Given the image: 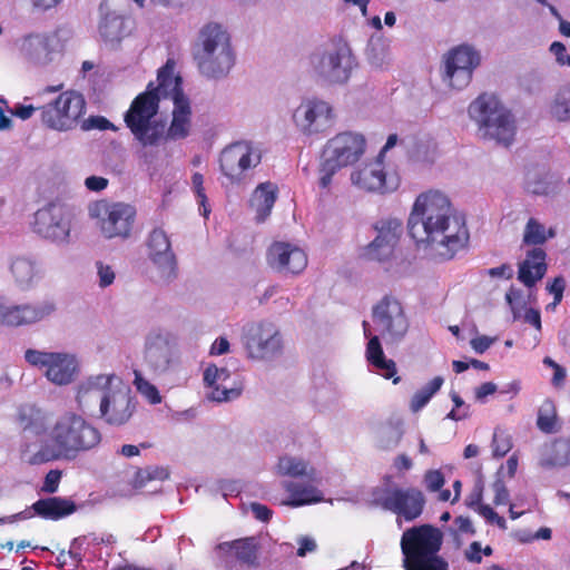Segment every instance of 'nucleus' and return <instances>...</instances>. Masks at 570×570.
Returning <instances> with one entry per match:
<instances>
[{"label":"nucleus","instance_id":"obj_1","mask_svg":"<svg viewBox=\"0 0 570 570\" xmlns=\"http://www.w3.org/2000/svg\"><path fill=\"white\" fill-rule=\"evenodd\" d=\"M407 228L417 245H424L441 261L452 259L470 239L464 217L454 210L448 196L438 190L416 197Z\"/></svg>","mask_w":570,"mask_h":570},{"label":"nucleus","instance_id":"obj_2","mask_svg":"<svg viewBox=\"0 0 570 570\" xmlns=\"http://www.w3.org/2000/svg\"><path fill=\"white\" fill-rule=\"evenodd\" d=\"M50 445L36 452L31 463H47L58 459H75L101 441L99 430L81 415L66 413L55 423L49 434Z\"/></svg>","mask_w":570,"mask_h":570},{"label":"nucleus","instance_id":"obj_3","mask_svg":"<svg viewBox=\"0 0 570 570\" xmlns=\"http://www.w3.org/2000/svg\"><path fill=\"white\" fill-rule=\"evenodd\" d=\"M193 58L204 76L225 77L235 62L228 32L218 23L205 24L193 46Z\"/></svg>","mask_w":570,"mask_h":570},{"label":"nucleus","instance_id":"obj_4","mask_svg":"<svg viewBox=\"0 0 570 570\" xmlns=\"http://www.w3.org/2000/svg\"><path fill=\"white\" fill-rule=\"evenodd\" d=\"M443 543L440 529L422 524L405 530L401 538L405 570H449V563L439 556Z\"/></svg>","mask_w":570,"mask_h":570},{"label":"nucleus","instance_id":"obj_5","mask_svg":"<svg viewBox=\"0 0 570 570\" xmlns=\"http://www.w3.org/2000/svg\"><path fill=\"white\" fill-rule=\"evenodd\" d=\"M112 377L98 376L82 384L77 394L79 404L91 396L100 400V415L110 425H122L131 417L135 405L129 387L111 386Z\"/></svg>","mask_w":570,"mask_h":570},{"label":"nucleus","instance_id":"obj_6","mask_svg":"<svg viewBox=\"0 0 570 570\" xmlns=\"http://www.w3.org/2000/svg\"><path fill=\"white\" fill-rule=\"evenodd\" d=\"M160 95L147 86L137 95L124 115V121L135 139L144 147L158 146L165 137V121L155 119L159 111Z\"/></svg>","mask_w":570,"mask_h":570},{"label":"nucleus","instance_id":"obj_7","mask_svg":"<svg viewBox=\"0 0 570 570\" xmlns=\"http://www.w3.org/2000/svg\"><path fill=\"white\" fill-rule=\"evenodd\" d=\"M470 116L478 122L483 136L505 147L515 136V121L510 110L493 95H480L469 107Z\"/></svg>","mask_w":570,"mask_h":570},{"label":"nucleus","instance_id":"obj_8","mask_svg":"<svg viewBox=\"0 0 570 570\" xmlns=\"http://www.w3.org/2000/svg\"><path fill=\"white\" fill-rule=\"evenodd\" d=\"M365 147L366 141L361 134L343 131L331 138L323 151L320 186L327 188L336 171L360 160L365 151Z\"/></svg>","mask_w":570,"mask_h":570},{"label":"nucleus","instance_id":"obj_9","mask_svg":"<svg viewBox=\"0 0 570 570\" xmlns=\"http://www.w3.org/2000/svg\"><path fill=\"white\" fill-rule=\"evenodd\" d=\"M89 216L106 239H128L134 229L137 212L126 203L97 200L89 206Z\"/></svg>","mask_w":570,"mask_h":570},{"label":"nucleus","instance_id":"obj_10","mask_svg":"<svg viewBox=\"0 0 570 570\" xmlns=\"http://www.w3.org/2000/svg\"><path fill=\"white\" fill-rule=\"evenodd\" d=\"M40 119L45 127L68 131L76 128L86 112V100L76 90H66L51 102L39 107Z\"/></svg>","mask_w":570,"mask_h":570},{"label":"nucleus","instance_id":"obj_11","mask_svg":"<svg viewBox=\"0 0 570 570\" xmlns=\"http://www.w3.org/2000/svg\"><path fill=\"white\" fill-rule=\"evenodd\" d=\"M72 219L73 215L66 205L50 202L33 214L30 226L40 238L57 244H67L70 238Z\"/></svg>","mask_w":570,"mask_h":570},{"label":"nucleus","instance_id":"obj_12","mask_svg":"<svg viewBox=\"0 0 570 570\" xmlns=\"http://www.w3.org/2000/svg\"><path fill=\"white\" fill-rule=\"evenodd\" d=\"M247 357L269 361L281 355L284 343L278 327L272 322H256L247 325L243 333Z\"/></svg>","mask_w":570,"mask_h":570},{"label":"nucleus","instance_id":"obj_13","mask_svg":"<svg viewBox=\"0 0 570 570\" xmlns=\"http://www.w3.org/2000/svg\"><path fill=\"white\" fill-rule=\"evenodd\" d=\"M372 320L386 343L400 342L410 327L403 305L391 295H385L373 306Z\"/></svg>","mask_w":570,"mask_h":570},{"label":"nucleus","instance_id":"obj_14","mask_svg":"<svg viewBox=\"0 0 570 570\" xmlns=\"http://www.w3.org/2000/svg\"><path fill=\"white\" fill-rule=\"evenodd\" d=\"M479 52L469 45H460L443 57L442 80L449 87L461 90L472 80L474 69L480 65Z\"/></svg>","mask_w":570,"mask_h":570},{"label":"nucleus","instance_id":"obj_15","mask_svg":"<svg viewBox=\"0 0 570 570\" xmlns=\"http://www.w3.org/2000/svg\"><path fill=\"white\" fill-rule=\"evenodd\" d=\"M261 154L248 142L237 141L223 149L219 156V167L223 175L232 185H240L246 179V173L261 163Z\"/></svg>","mask_w":570,"mask_h":570},{"label":"nucleus","instance_id":"obj_16","mask_svg":"<svg viewBox=\"0 0 570 570\" xmlns=\"http://www.w3.org/2000/svg\"><path fill=\"white\" fill-rule=\"evenodd\" d=\"M375 503L383 510L411 522L422 514L425 507V497L417 488L396 487L384 490L383 495L375 499Z\"/></svg>","mask_w":570,"mask_h":570},{"label":"nucleus","instance_id":"obj_17","mask_svg":"<svg viewBox=\"0 0 570 570\" xmlns=\"http://www.w3.org/2000/svg\"><path fill=\"white\" fill-rule=\"evenodd\" d=\"M24 358L31 366L45 371L46 377L58 385L69 384L77 372L76 360L65 353L29 348L24 353Z\"/></svg>","mask_w":570,"mask_h":570},{"label":"nucleus","instance_id":"obj_18","mask_svg":"<svg viewBox=\"0 0 570 570\" xmlns=\"http://www.w3.org/2000/svg\"><path fill=\"white\" fill-rule=\"evenodd\" d=\"M216 549L223 552L226 570H235L236 564L248 569L259 567L261 544L255 537H245L217 544Z\"/></svg>","mask_w":570,"mask_h":570},{"label":"nucleus","instance_id":"obj_19","mask_svg":"<svg viewBox=\"0 0 570 570\" xmlns=\"http://www.w3.org/2000/svg\"><path fill=\"white\" fill-rule=\"evenodd\" d=\"M293 117L296 126L307 135L323 132L334 122L332 107L318 99L302 102Z\"/></svg>","mask_w":570,"mask_h":570},{"label":"nucleus","instance_id":"obj_20","mask_svg":"<svg viewBox=\"0 0 570 570\" xmlns=\"http://www.w3.org/2000/svg\"><path fill=\"white\" fill-rule=\"evenodd\" d=\"M53 311L55 305L52 303L12 305L0 297V326L20 327L30 325L43 320Z\"/></svg>","mask_w":570,"mask_h":570},{"label":"nucleus","instance_id":"obj_21","mask_svg":"<svg viewBox=\"0 0 570 570\" xmlns=\"http://www.w3.org/2000/svg\"><path fill=\"white\" fill-rule=\"evenodd\" d=\"M267 264L279 273L297 275L306 268L307 255L295 245L276 242L267 250Z\"/></svg>","mask_w":570,"mask_h":570},{"label":"nucleus","instance_id":"obj_22","mask_svg":"<svg viewBox=\"0 0 570 570\" xmlns=\"http://www.w3.org/2000/svg\"><path fill=\"white\" fill-rule=\"evenodd\" d=\"M379 224L377 236L365 247L363 255L370 261L383 262L392 256L400 239L402 225L395 219L382 220Z\"/></svg>","mask_w":570,"mask_h":570},{"label":"nucleus","instance_id":"obj_23","mask_svg":"<svg viewBox=\"0 0 570 570\" xmlns=\"http://www.w3.org/2000/svg\"><path fill=\"white\" fill-rule=\"evenodd\" d=\"M149 258L158 266L161 276L170 278L176 273V257L170 249V242L161 228H154L147 239Z\"/></svg>","mask_w":570,"mask_h":570},{"label":"nucleus","instance_id":"obj_24","mask_svg":"<svg viewBox=\"0 0 570 570\" xmlns=\"http://www.w3.org/2000/svg\"><path fill=\"white\" fill-rule=\"evenodd\" d=\"M352 183L365 191H391L396 187V181L389 180L380 161L364 165L351 175Z\"/></svg>","mask_w":570,"mask_h":570},{"label":"nucleus","instance_id":"obj_25","mask_svg":"<svg viewBox=\"0 0 570 570\" xmlns=\"http://www.w3.org/2000/svg\"><path fill=\"white\" fill-rule=\"evenodd\" d=\"M230 372L225 367L212 364L204 371V382L212 389L210 399L217 402H226L240 395L242 390L229 385Z\"/></svg>","mask_w":570,"mask_h":570},{"label":"nucleus","instance_id":"obj_26","mask_svg":"<svg viewBox=\"0 0 570 570\" xmlns=\"http://www.w3.org/2000/svg\"><path fill=\"white\" fill-rule=\"evenodd\" d=\"M351 68V57L340 51L323 55L317 66L318 73L333 83L345 82Z\"/></svg>","mask_w":570,"mask_h":570},{"label":"nucleus","instance_id":"obj_27","mask_svg":"<svg viewBox=\"0 0 570 570\" xmlns=\"http://www.w3.org/2000/svg\"><path fill=\"white\" fill-rule=\"evenodd\" d=\"M31 509L36 515L45 520L58 521L73 514L77 511V504L70 498L49 497L37 500Z\"/></svg>","mask_w":570,"mask_h":570},{"label":"nucleus","instance_id":"obj_28","mask_svg":"<svg viewBox=\"0 0 570 570\" xmlns=\"http://www.w3.org/2000/svg\"><path fill=\"white\" fill-rule=\"evenodd\" d=\"M190 116L191 110L188 99L177 95L174 102L173 118L167 130L165 129L163 141L186 138L190 131Z\"/></svg>","mask_w":570,"mask_h":570},{"label":"nucleus","instance_id":"obj_29","mask_svg":"<svg viewBox=\"0 0 570 570\" xmlns=\"http://www.w3.org/2000/svg\"><path fill=\"white\" fill-rule=\"evenodd\" d=\"M547 254L541 247H534L519 265L518 278L527 287H532L547 273Z\"/></svg>","mask_w":570,"mask_h":570},{"label":"nucleus","instance_id":"obj_30","mask_svg":"<svg viewBox=\"0 0 570 570\" xmlns=\"http://www.w3.org/2000/svg\"><path fill=\"white\" fill-rule=\"evenodd\" d=\"M366 360L367 362L374 366L379 373L390 380H393V383L396 384L400 382V376L396 375V364L393 360L386 358L380 342L379 336H372L366 345Z\"/></svg>","mask_w":570,"mask_h":570},{"label":"nucleus","instance_id":"obj_31","mask_svg":"<svg viewBox=\"0 0 570 570\" xmlns=\"http://www.w3.org/2000/svg\"><path fill=\"white\" fill-rule=\"evenodd\" d=\"M278 188L271 181L259 184L250 198V206L257 214V220L264 222L276 202Z\"/></svg>","mask_w":570,"mask_h":570},{"label":"nucleus","instance_id":"obj_32","mask_svg":"<svg viewBox=\"0 0 570 570\" xmlns=\"http://www.w3.org/2000/svg\"><path fill=\"white\" fill-rule=\"evenodd\" d=\"M17 422L24 432L35 435H41L46 432L48 425L47 414L39 407L24 404L18 409Z\"/></svg>","mask_w":570,"mask_h":570},{"label":"nucleus","instance_id":"obj_33","mask_svg":"<svg viewBox=\"0 0 570 570\" xmlns=\"http://www.w3.org/2000/svg\"><path fill=\"white\" fill-rule=\"evenodd\" d=\"M283 488L289 493V500L283 502L291 507H302L322 501L323 493L312 484H302L294 481L283 482Z\"/></svg>","mask_w":570,"mask_h":570},{"label":"nucleus","instance_id":"obj_34","mask_svg":"<svg viewBox=\"0 0 570 570\" xmlns=\"http://www.w3.org/2000/svg\"><path fill=\"white\" fill-rule=\"evenodd\" d=\"M175 62L171 59H168L166 63L158 70L157 80L158 85L155 86L153 81H150L147 86H151V90L161 97H167L169 95L175 97L177 95L184 96L180 88V78L174 76Z\"/></svg>","mask_w":570,"mask_h":570},{"label":"nucleus","instance_id":"obj_35","mask_svg":"<svg viewBox=\"0 0 570 570\" xmlns=\"http://www.w3.org/2000/svg\"><path fill=\"white\" fill-rule=\"evenodd\" d=\"M53 39L55 36L48 33L29 35L23 39L21 50L31 60H46L52 51Z\"/></svg>","mask_w":570,"mask_h":570},{"label":"nucleus","instance_id":"obj_36","mask_svg":"<svg viewBox=\"0 0 570 570\" xmlns=\"http://www.w3.org/2000/svg\"><path fill=\"white\" fill-rule=\"evenodd\" d=\"M570 464V440L556 439L547 449V453L541 459V465L564 466Z\"/></svg>","mask_w":570,"mask_h":570},{"label":"nucleus","instance_id":"obj_37","mask_svg":"<svg viewBox=\"0 0 570 570\" xmlns=\"http://www.w3.org/2000/svg\"><path fill=\"white\" fill-rule=\"evenodd\" d=\"M560 180L549 171L534 174L527 180L525 188L537 196H550L558 193Z\"/></svg>","mask_w":570,"mask_h":570},{"label":"nucleus","instance_id":"obj_38","mask_svg":"<svg viewBox=\"0 0 570 570\" xmlns=\"http://www.w3.org/2000/svg\"><path fill=\"white\" fill-rule=\"evenodd\" d=\"M538 429L547 434L556 433L559 430L556 405L552 400L546 399L538 410Z\"/></svg>","mask_w":570,"mask_h":570},{"label":"nucleus","instance_id":"obj_39","mask_svg":"<svg viewBox=\"0 0 570 570\" xmlns=\"http://www.w3.org/2000/svg\"><path fill=\"white\" fill-rule=\"evenodd\" d=\"M146 357L155 370H166L170 362V348L159 336L146 347Z\"/></svg>","mask_w":570,"mask_h":570},{"label":"nucleus","instance_id":"obj_40","mask_svg":"<svg viewBox=\"0 0 570 570\" xmlns=\"http://www.w3.org/2000/svg\"><path fill=\"white\" fill-rule=\"evenodd\" d=\"M99 33L107 42H119L124 37V19L107 14L99 23Z\"/></svg>","mask_w":570,"mask_h":570},{"label":"nucleus","instance_id":"obj_41","mask_svg":"<svg viewBox=\"0 0 570 570\" xmlns=\"http://www.w3.org/2000/svg\"><path fill=\"white\" fill-rule=\"evenodd\" d=\"M554 236V230H546L544 226L535 218H530L525 225L523 234V243L527 245H542L548 238Z\"/></svg>","mask_w":570,"mask_h":570},{"label":"nucleus","instance_id":"obj_42","mask_svg":"<svg viewBox=\"0 0 570 570\" xmlns=\"http://www.w3.org/2000/svg\"><path fill=\"white\" fill-rule=\"evenodd\" d=\"M11 273L16 282L21 285L30 284L37 276V267L35 262L26 257H17L11 264Z\"/></svg>","mask_w":570,"mask_h":570},{"label":"nucleus","instance_id":"obj_43","mask_svg":"<svg viewBox=\"0 0 570 570\" xmlns=\"http://www.w3.org/2000/svg\"><path fill=\"white\" fill-rule=\"evenodd\" d=\"M443 382V377L435 376L422 389L415 392L411 400V410L413 412H417L424 407L430 402L432 396L441 389Z\"/></svg>","mask_w":570,"mask_h":570},{"label":"nucleus","instance_id":"obj_44","mask_svg":"<svg viewBox=\"0 0 570 570\" xmlns=\"http://www.w3.org/2000/svg\"><path fill=\"white\" fill-rule=\"evenodd\" d=\"M169 478V471L163 466H146L138 469L132 479L134 488L140 489L151 481H165Z\"/></svg>","mask_w":570,"mask_h":570},{"label":"nucleus","instance_id":"obj_45","mask_svg":"<svg viewBox=\"0 0 570 570\" xmlns=\"http://www.w3.org/2000/svg\"><path fill=\"white\" fill-rule=\"evenodd\" d=\"M277 471L281 475H288L292 478L308 475L312 473L307 471V463L301 459L293 456H283L277 463Z\"/></svg>","mask_w":570,"mask_h":570},{"label":"nucleus","instance_id":"obj_46","mask_svg":"<svg viewBox=\"0 0 570 570\" xmlns=\"http://www.w3.org/2000/svg\"><path fill=\"white\" fill-rule=\"evenodd\" d=\"M551 112L560 121L570 119V88H564L557 94Z\"/></svg>","mask_w":570,"mask_h":570},{"label":"nucleus","instance_id":"obj_47","mask_svg":"<svg viewBox=\"0 0 570 570\" xmlns=\"http://www.w3.org/2000/svg\"><path fill=\"white\" fill-rule=\"evenodd\" d=\"M191 184L193 190L197 198V203L199 205L200 213L205 218H208L210 214V208L204 188V176L200 173H194L191 176Z\"/></svg>","mask_w":570,"mask_h":570},{"label":"nucleus","instance_id":"obj_48","mask_svg":"<svg viewBox=\"0 0 570 570\" xmlns=\"http://www.w3.org/2000/svg\"><path fill=\"white\" fill-rule=\"evenodd\" d=\"M512 449L511 436L501 430H495L492 439V454L495 458H503Z\"/></svg>","mask_w":570,"mask_h":570},{"label":"nucleus","instance_id":"obj_49","mask_svg":"<svg viewBox=\"0 0 570 570\" xmlns=\"http://www.w3.org/2000/svg\"><path fill=\"white\" fill-rule=\"evenodd\" d=\"M135 385L137 391L146 396L151 404H158L161 402L157 387L145 380L137 371H135Z\"/></svg>","mask_w":570,"mask_h":570},{"label":"nucleus","instance_id":"obj_50","mask_svg":"<svg viewBox=\"0 0 570 570\" xmlns=\"http://www.w3.org/2000/svg\"><path fill=\"white\" fill-rule=\"evenodd\" d=\"M423 482L429 492H436L443 488L445 479L440 470H428L424 473Z\"/></svg>","mask_w":570,"mask_h":570},{"label":"nucleus","instance_id":"obj_51","mask_svg":"<svg viewBox=\"0 0 570 570\" xmlns=\"http://www.w3.org/2000/svg\"><path fill=\"white\" fill-rule=\"evenodd\" d=\"M96 266L99 277V286L107 287L111 285L116 277L114 268L110 265L104 264L102 262H97Z\"/></svg>","mask_w":570,"mask_h":570},{"label":"nucleus","instance_id":"obj_52","mask_svg":"<svg viewBox=\"0 0 570 570\" xmlns=\"http://www.w3.org/2000/svg\"><path fill=\"white\" fill-rule=\"evenodd\" d=\"M474 509L489 523H495L500 528L505 529V520H504V518L500 517L490 505H488V504H479V507L474 508Z\"/></svg>","mask_w":570,"mask_h":570},{"label":"nucleus","instance_id":"obj_53","mask_svg":"<svg viewBox=\"0 0 570 570\" xmlns=\"http://www.w3.org/2000/svg\"><path fill=\"white\" fill-rule=\"evenodd\" d=\"M549 50L556 57V60L560 66H570V55L567 53V48L562 42H552Z\"/></svg>","mask_w":570,"mask_h":570},{"label":"nucleus","instance_id":"obj_54","mask_svg":"<svg viewBox=\"0 0 570 570\" xmlns=\"http://www.w3.org/2000/svg\"><path fill=\"white\" fill-rule=\"evenodd\" d=\"M60 479L61 472L59 470H50L45 476L41 490L46 493L57 492Z\"/></svg>","mask_w":570,"mask_h":570},{"label":"nucleus","instance_id":"obj_55","mask_svg":"<svg viewBox=\"0 0 570 570\" xmlns=\"http://www.w3.org/2000/svg\"><path fill=\"white\" fill-rule=\"evenodd\" d=\"M451 400L454 403V409L448 414V417L455 421L465 419L468 416V407L462 411L460 410L464 406L463 399L456 392H452Z\"/></svg>","mask_w":570,"mask_h":570},{"label":"nucleus","instance_id":"obj_56","mask_svg":"<svg viewBox=\"0 0 570 570\" xmlns=\"http://www.w3.org/2000/svg\"><path fill=\"white\" fill-rule=\"evenodd\" d=\"M83 129L97 128L99 130L115 129L112 122L102 116H91L82 124Z\"/></svg>","mask_w":570,"mask_h":570},{"label":"nucleus","instance_id":"obj_57","mask_svg":"<svg viewBox=\"0 0 570 570\" xmlns=\"http://www.w3.org/2000/svg\"><path fill=\"white\" fill-rule=\"evenodd\" d=\"M492 489L494 491L493 503L495 505L507 504L509 501V491H508L505 484L501 480H497L492 484Z\"/></svg>","mask_w":570,"mask_h":570},{"label":"nucleus","instance_id":"obj_58","mask_svg":"<svg viewBox=\"0 0 570 570\" xmlns=\"http://www.w3.org/2000/svg\"><path fill=\"white\" fill-rule=\"evenodd\" d=\"M566 282L563 277H556L552 283L548 286V291L553 294L552 305H557L562 301Z\"/></svg>","mask_w":570,"mask_h":570},{"label":"nucleus","instance_id":"obj_59","mask_svg":"<svg viewBox=\"0 0 570 570\" xmlns=\"http://www.w3.org/2000/svg\"><path fill=\"white\" fill-rule=\"evenodd\" d=\"M543 363L551 366L554 371L552 376V384L554 386H561L566 380V370L550 357H546Z\"/></svg>","mask_w":570,"mask_h":570},{"label":"nucleus","instance_id":"obj_60","mask_svg":"<svg viewBox=\"0 0 570 570\" xmlns=\"http://www.w3.org/2000/svg\"><path fill=\"white\" fill-rule=\"evenodd\" d=\"M250 510L254 517L262 522H268L272 519L273 511L265 504L254 502L250 504Z\"/></svg>","mask_w":570,"mask_h":570},{"label":"nucleus","instance_id":"obj_61","mask_svg":"<svg viewBox=\"0 0 570 570\" xmlns=\"http://www.w3.org/2000/svg\"><path fill=\"white\" fill-rule=\"evenodd\" d=\"M498 387L493 382H485L478 386L474 391L475 400L479 402H484L487 396L493 395L497 392Z\"/></svg>","mask_w":570,"mask_h":570},{"label":"nucleus","instance_id":"obj_62","mask_svg":"<svg viewBox=\"0 0 570 570\" xmlns=\"http://www.w3.org/2000/svg\"><path fill=\"white\" fill-rule=\"evenodd\" d=\"M493 342L494 338L481 335L471 340V346L476 353L482 354L493 344Z\"/></svg>","mask_w":570,"mask_h":570},{"label":"nucleus","instance_id":"obj_63","mask_svg":"<svg viewBox=\"0 0 570 570\" xmlns=\"http://www.w3.org/2000/svg\"><path fill=\"white\" fill-rule=\"evenodd\" d=\"M85 186L92 191H101L108 186V179L100 176H89L85 180Z\"/></svg>","mask_w":570,"mask_h":570},{"label":"nucleus","instance_id":"obj_64","mask_svg":"<svg viewBox=\"0 0 570 570\" xmlns=\"http://www.w3.org/2000/svg\"><path fill=\"white\" fill-rule=\"evenodd\" d=\"M38 108L33 107L32 105H16L14 108L11 110V114L18 118H20L21 120H27L29 118H31V116L33 115V112L37 110Z\"/></svg>","mask_w":570,"mask_h":570}]
</instances>
